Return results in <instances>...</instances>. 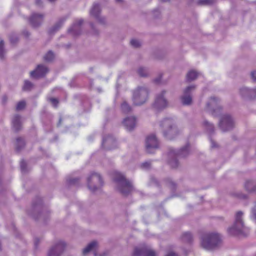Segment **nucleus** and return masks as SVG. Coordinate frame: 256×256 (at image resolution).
Returning <instances> with one entry per match:
<instances>
[{"label": "nucleus", "mask_w": 256, "mask_h": 256, "mask_svg": "<svg viewBox=\"0 0 256 256\" xmlns=\"http://www.w3.org/2000/svg\"><path fill=\"white\" fill-rule=\"evenodd\" d=\"M191 154V148L190 144L188 143L176 150L170 148L168 153V163L172 168H176L180 163L178 158H184Z\"/></svg>", "instance_id": "obj_1"}, {"label": "nucleus", "mask_w": 256, "mask_h": 256, "mask_svg": "<svg viewBox=\"0 0 256 256\" xmlns=\"http://www.w3.org/2000/svg\"><path fill=\"white\" fill-rule=\"evenodd\" d=\"M50 212L48 208L44 206L42 200L38 197L32 202V206L28 210V214L35 220H46L50 214Z\"/></svg>", "instance_id": "obj_2"}, {"label": "nucleus", "mask_w": 256, "mask_h": 256, "mask_svg": "<svg viewBox=\"0 0 256 256\" xmlns=\"http://www.w3.org/2000/svg\"><path fill=\"white\" fill-rule=\"evenodd\" d=\"M244 212L242 211H238L234 215V224L228 231L231 235H242L246 236L248 233V228L245 226L243 220Z\"/></svg>", "instance_id": "obj_3"}, {"label": "nucleus", "mask_w": 256, "mask_h": 256, "mask_svg": "<svg viewBox=\"0 0 256 256\" xmlns=\"http://www.w3.org/2000/svg\"><path fill=\"white\" fill-rule=\"evenodd\" d=\"M116 182V190L124 196H126L131 194L134 188L132 182L126 179L124 175L119 172H116L114 178Z\"/></svg>", "instance_id": "obj_4"}, {"label": "nucleus", "mask_w": 256, "mask_h": 256, "mask_svg": "<svg viewBox=\"0 0 256 256\" xmlns=\"http://www.w3.org/2000/svg\"><path fill=\"white\" fill-rule=\"evenodd\" d=\"M160 125L164 136L168 140H172L180 134V130L171 118L164 119L160 122Z\"/></svg>", "instance_id": "obj_5"}, {"label": "nucleus", "mask_w": 256, "mask_h": 256, "mask_svg": "<svg viewBox=\"0 0 256 256\" xmlns=\"http://www.w3.org/2000/svg\"><path fill=\"white\" fill-rule=\"evenodd\" d=\"M221 242V236L218 233L205 234L201 238V246L207 250L218 248L220 246Z\"/></svg>", "instance_id": "obj_6"}, {"label": "nucleus", "mask_w": 256, "mask_h": 256, "mask_svg": "<svg viewBox=\"0 0 256 256\" xmlns=\"http://www.w3.org/2000/svg\"><path fill=\"white\" fill-rule=\"evenodd\" d=\"M149 90L146 86H138L132 92V100L136 106H140L148 100Z\"/></svg>", "instance_id": "obj_7"}, {"label": "nucleus", "mask_w": 256, "mask_h": 256, "mask_svg": "<svg viewBox=\"0 0 256 256\" xmlns=\"http://www.w3.org/2000/svg\"><path fill=\"white\" fill-rule=\"evenodd\" d=\"M103 185V180L98 173L92 172L88 178V186L92 192H95L100 190Z\"/></svg>", "instance_id": "obj_8"}, {"label": "nucleus", "mask_w": 256, "mask_h": 256, "mask_svg": "<svg viewBox=\"0 0 256 256\" xmlns=\"http://www.w3.org/2000/svg\"><path fill=\"white\" fill-rule=\"evenodd\" d=\"M206 110L214 116H220L222 108L220 105V100L215 96L210 97L206 103Z\"/></svg>", "instance_id": "obj_9"}, {"label": "nucleus", "mask_w": 256, "mask_h": 256, "mask_svg": "<svg viewBox=\"0 0 256 256\" xmlns=\"http://www.w3.org/2000/svg\"><path fill=\"white\" fill-rule=\"evenodd\" d=\"M244 188L248 192H256V181L246 180L244 184ZM250 219L256 224V200L250 209Z\"/></svg>", "instance_id": "obj_10"}, {"label": "nucleus", "mask_w": 256, "mask_h": 256, "mask_svg": "<svg viewBox=\"0 0 256 256\" xmlns=\"http://www.w3.org/2000/svg\"><path fill=\"white\" fill-rule=\"evenodd\" d=\"M218 126L222 131L227 132L234 128V122L230 115L228 114H223L220 119Z\"/></svg>", "instance_id": "obj_11"}, {"label": "nucleus", "mask_w": 256, "mask_h": 256, "mask_svg": "<svg viewBox=\"0 0 256 256\" xmlns=\"http://www.w3.org/2000/svg\"><path fill=\"white\" fill-rule=\"evenodd\" d=\"M166 92H167L166 90H162L156 94L152 105L154 109L158 110H161L168 106V102L166 98Z\"/></svg>", "instance_id": "obj_12"}, {"label": "nucleus", "mask_w": 256, "mask_h": 256, "mask_svg": "<svg viewBox=\"0 0 256 256\" xmlns=\"http://www.w3.org/2000/svg\"><path fill=\"white\" fill-rule=\"evenodd\" d=\"M156 252L146 244H140L134 248L132 256H156Z\"/></svg>", "instance_id": "obj_13"}, {"label": "nucleus", "mask_w": 256, "mask_h": 256, "mask_svg": "<svg viewBox=\"0 0 256 256\" xmlns=\"http://www.w3.org/2000/svg\"><path fill=\"white\" fill-rule=\"evenodd\" d=\"M66 246V242L63 240L57 242L49 249L47 256H61Z\"/></svg>", "instance_id": "obj_14"}, {"label": "nucleus", "mask_w": 256, "mask_h": 256, "mask_svg": "<svg viewBox=\"0 0 256 256\" xmlns=\"http://www.w3.org/2000/svg\"><path fill=\"white\" fill-rule=\"evenodd\" d=\"M196 86L194 85L186 87L180 96V100L184 106H190L192 102V92L195 90Z\"/></svg>", "instance_id": "obj_15"}, {"label": "nucleus", "mask_w": 256, "mask_h": 256, "mask_svg": "<svg viewBox=\"0 0 256 256\" xmlns=\"http://www.w3.org/2000/svg\"><path fill=\"white\" fill-rule=\"evenodd\" d=\"M158 148V142L156 136L152 134L146 140V150L148 153L153 154Z\"/></svg>", "instance_id": "obj_16"}, {"label": "nucleus", "mask_w": 256, "mask_h": 256, "mask_svg": "<svg viewBox=\"0 0 256 256\" xmlns=\"http://www.w3.org/2000/svg\"><path fill=\"white\" fill-rule=\"evenodd\" d=\"M240 94L244 98L248 100L256 99V88H249L242 86L239 90Z\"/></svg>", "instance_id": "obj_17"}, {"label": "nucleus", "mask_w": 256, "mask_h": 256, "mask_svg": "<svg viewBox=\"0 0 256 256\" xmlns=\"http://www.w3.org/2000/svg\"><path fill=\"white\" fill-rule=\"evenodd\" d=\"M48 72V69L44 64H39L36 69L30 72V76L34 78L44 77Z\"/></svg>", "instance_id": "obj_18"}, {"label": "nucleus", "mask_w": 256, "mask_h": 256, "mask_svg": "<svg viewBox=\"0 0 256 256\" xmlns=\"http://www.w3.org/2000/svg\"><path fill=\"white\" fill-rule=\"evenodd\" d=\"M44 17V14L33 13L29 18L30 24L34 28L39 27L42 23Z\"/></svg>", "instance_id": "obj_19"}, {"label": "nucleus", "mask_w": 256, "mask_h": 256, "mask_svg": "<svg viewBox=\"0 0 256 256\" xmlns=\"http://www.w3.org/2000/svg\"><path fill=\"white\" fill-rule=\"evenodd\" d=\"M84 22L82 19L76 20L74 22L72 27L68 30L74 36H79L82 33L81 26Z\"/></svg>", "instance_id": "obj_20"}, {"label": "nucleus", "mask_w": 256, "mask_h": 256, "mask_svg": "<svg viewBox=\"0 0 256 256\" xmlns=\"http://www.w3.org/2000/svg\"><path fill=\"white\" fill-rule=\"evenodd\" d=\"M122 123L128 130L132 131L136 127V118L133 116H128L124 120Z\"/></svg>", "instance_id": "obj_21"}, {"label": "nucleus", "mask_w": 256, "mask_h": 256, "mask_svg": "<svg viewBox=\"0 0 256 256\" xmlns=\"http://www.w3.org/2000/svg\"><path fill=\"white\" fill-rule=\"evenodd\" d=\"M116 140L112 136L108 135L106 138H104L102 142V146L107 150H110L114 148Z\"/></svg>", "instance_id": "obj_22"}, {"label": "nucleus", "mask_w": 256, "mask_h": 256, "mask_svg": "<svg viewBox=\"0 0 256 256\" xmlns=\"http://www.w3.org/2000/svg\"><path fill=\"white\" fill-rule=\"evenodd\" d=\"M69 17V14L60 17L56 24L51 28L50 31V33H54L58 31L64 24V22L66 21Z\"/></svg>", "instance_id": "obj_23"}, {"label": "nucleus", "mask_w": 256, "mask_h": 256, "mask_svg": "<svg viewBox=\"0 0 256 256\" xmlns=\"http://www.w3.org/2000/svg\"><path fill=\"white\" fill-rule=\"evenodd\" d=\"M98 246V242L96 241H92L90 242L82 250V254L84 256L87 255L90 252H94V256H98L96 252H95L96 249L97 248Z\"/></svg>", "instance_id": "obj_24"}, {"label": "nucleus", "mask_w": 256, "mask_h": 256, "mask_svg": "<svg viewBox=\"0 0 256 256\" xmlns=\"http://www.w3.org/2000/svg\"><path fill=\"white\" fill-rule=\"evenodd\" d=\"M13 129L18 132L22 128L21 117L18 114H15L12 119Z\"/></svg>", "instance_id": "obj_25"}, {"label": "nucleus", "mask_w": 256, "mask_h": 256, "mask_svg": "<svg viewBox=\"0 0 256 256\" xmlns=\"http://www.w3.org/2000/svg\"><path fill=\"white\" fill-rule=\"evenodd\" d=\"M102 8L100 5L97 3H94L90 10V16L96 18L101 14Z\"/></svg>", "instance_id": "obj_26"}, {"label": "nucleus", "mask_w": 256, "mask_h": 256, "mask_svg": "<svg viewBox=\"0 0 256 256\" xmlns=\"http://www.w3.org/2000/svg\"><path fill=\"white\" fill-rule=\"evenodd\" d=\"M180 239L184 243L190 244L193 242V235L190 232H186L182 234Z\"/></svg>", "instance_id": "obj_27"}, {"label": "nucleus", "mask_w": 256, "mask_h": 256, "mask_svg": "<svg viewBox=\"0 0 256 256\" xmlns=\"http://www.w3.org/2000/svg\"><path fill=\"white\" fill-rule=\"evenodd\" d=\"M202 126L206 132L210 134H214L215 128L214 124L205 120L202 122Z\"/></svg>", "instance_id": "obj_28"}, {"label": "nucleus", "mask_w": 256, "mask_h": 256, "mask_svg": "<svg viewBox=\"0 0 256 256\" xmlns=\"http://www.w3.org/2000/svg\"><path fill=\"white\" fill-rule=\"evenodd\" d=\"M16 149L17 152L20 151L25 146V142L21 138H18L16 140Z\"/></svg>", "instance_id": "obj_29"}, {"label": "nucleus", "mask_w": 256, "mask_h": 256, "mask_svg": "<svg viewBox=\"0 0 256 256\" xmlns=\"http://www.w3.org/2000/svg\"><path fill=\"white\" fill-rule=\"evenodd\" d=\"M137 73L141 77H147L149 75L148 68L143 66H140L138 68Z\"/></svg>", "instance_id": "obj_30"}, {"label": "nucleus", "mask_w": 256, "mask_h": 256, "mask_svg": "<svg viewBox=\"0 0 256 256\" xmlns=\"http://www.w3.org/2000/svg\"><path fill=\"white\" fill-rule=\"evenodd\" d=\"M198 76V73L194 70H190L186 74V80L188 82L195 80Z\"/></svg>", "instance_id": "obj_31"}, {"label": "nucleus", "mask_w": 256, "mask_h": 256, "mask_svg": "<svg viewBox=\"0 0 256 256\" xmlns=\"http://www.w3.org/2000/svg\"><path fill=\"white\" fill-rule=\"evenodd\" d=\"M6 50L4 48V42L3 40L0 41V60H4L5 59Z\"/></svg>", "instance_id": "obj_32"}, {"label": "nucleus", "mask_w": 256, "mask_h": 256, "mask_svg": "<svg viewBox=\"0 0 256 256\" xmlns=\"http://www.w3.org/2000/svg\"><path fill=\"white\" fill-rule=\"evenodd\" d=\"M96 21L101 25L106 26L108 25V22L106 18L100 14L95 18Z\"/></svg>", "instance_id": "obj_33"}, {"label": "nucleus", "mask_w": 256, "mask_h": 256, "mask_svg": "<svg viewBox=\"0 0 256 256\" xmlns=\"http://www.w3.org/2000/svg\"><path fill=\"white\" fill-rule=\"evenodd\" d=\"M34 84L29 80H26L24 82V84L22 87V90L24 91H30L34 88Z\"/></svg>", "instance_id": "obj_34"}, {"label": "nucleus", "mask_w": 256, "mask_h": 256, "mask_svg": "<svg viewBox=\"0 0 256 256\" xmlns=\"http://www.w3.org/2000/svg\"><path fill=\"white\" fill-rule=\"evenodd\" d=\"M121 110L123 112L127 114L132 111V108L124 101L121 104Z\"/></svg>", "instance_id": "obj_35"}, {"label": "nucleus", "mask_w": 256, "mask_h": 256, "mask_svg": "<svg viewBox=\"0 0 256 256\" xmlns=\"http://www.w3.org/2000/svg\"><path fill=\"white\" fill-rule=\"evenodd\" d=\"M54 58V54L52 50H49L44 56V59L46 62H50Z\"/></svg>", "instance_id": "obj_36"}, {"label": "nucleus", "mask_w": 256, "mask_h": 256, "mask_svg": "<svg viewBox=\"0 0 256 256\" xmlns=\"http://www.w3.org/2000/svg\"><path fill=\"white\" fill-rule=\"evenodd\" d=\"M214 0H198L197 4L201 6H209L213 4Z\"/></svg>", "instance_id": "obj_37"}, {"label": "nucleus", "mask_w": 256, "mask_h": 256, "mask_svg": "<svg viewBox=\"0 0 256 256\" xmlns=\"http://www.w3.org/2000/svg\"><path fill=\"white\" fill-rule=\"evenodd\" d=\"M80 179L78 178H68L67 179V182L70 186H76L79 182Z\"/></svg>", "instance_id": "obj_38"}, {"label": "nucleus", "mask_w": 256, "mask_h": 256, "mask_svg": "<svg viewBox=\"0 0 256 256\" xmlns=\"http://www.w3.org/2000/svg\"><path fill=\"white\" fill-rule=\"evenodd\" d=\"M20 170L22 173H26L28 172L27 164L24 160H22L20 162Z\"/></svg>", "instance_id": "obj_39"}, {"label": "nucleus", "mask_w": 256, "mask_h": 256, "mask_svg": "<svg viewBox=\"0 0 256 256\" xmlns=\"http://www.w3.org/2000/svg\"><path fill=\"white\" fill-rule=\"evenodd\" d=\"M130 44L134 48H138L141 46L142 43L138 40L132 39L130 40Z\"/></svg>", "instance_id": "obj_40"}, {"label": "nucleus", "mask_w": 256, "mask_h": 256, "mask_svg": "<svg viewBox=\"0 0 256 256\" xmlns=\"http://www.w3.org/2000/svg\"><path fill=\"white\" fill-rule=\"evenodd\" d=\"M90 28H91L92 32V34L94 35H96V36L100 34V31L94 25V24L93 22H90Z\"/></svg>", "instance_id": "obj_41"}, {"label": "nucleus", "mask_w": 256, "mask_h": 256, "mask_svg": "<svg viewBox=\"0 0 256 256\" xmlns=\"http://www.w3.org/2000/svg\"><path fill=\"white\" fill-rule=\"evenodd\" d=\"M26 106V102L24 101L19 102L16 105V110H18L24 109Z\"/></svg>", "instance_id": "obj_42"}, {"label": "nucleus", "mask_w": 256, "mask_h": 256, "mask_svg": "<svg viewBox=\"0 0 256 256\" xmlns=\"http://www.w3.org/2000/svg\"><path fill=\"white\" fill-rule=\"evenodd\" d=\"M48 100L49 102H51V104H52L54 106L55 108H56L58 106L59 102L57 98H49Z\"/></svg>", "instance_id": "obj_43"}, {"label": "nucleus", "mask_w": 256, "mask_h": 256, "mask_svg": "<svg viewBox=\"0 0 256 256\" xmlns=\"http://www.w3.org/2000/svg\"><path fill=\"white\" fill-rule=\"evenodd\" d=\"M10 40L12 44H14L18 41V38L16 34H12L10 36Z\"/></svg>", "instance_id": "obj_44"}, {"label": "nucleus", "mask_w": 256, "mask_h": 256, "mask_svg": "<svg viewBox=\"0 0 256 256\" xmlns=\"http://www.w3.org/2000/svg\"><path fill=\"white\" fill-rule=\"evenodd\" d=\"M168 185L172 189V190H174L176 189V184L172 180H168Z\"/></svg>", "instance_id": "obj_45"}, {"label": "nucleus", "mask_w": 256, "mask_h": 256, "mask_svg": "<svg viewBox=\"0 0 256 256\" xmlns=\"http://www.w3.org/2000/svg\"><path fill=\"white\" fill-rule=\"evenodd\" d=\"M150 184H155L156 186L158 185V180L154 177H151Z\"/></svg>", "instance_id": "obj_46"}, {"label": "nucleus", "mask_w": 256, "mask_h": 256, "mask_svg": "<svg viewBox=\"0 0 256 256\" xmlns=\"http://www.w3.org/2000/svg\"><path fill=\"white\" fill-rule=\"evenodd\" d=\"M150 162H145L142 164V166L144 168H149L150 167Z\"/></svg>", "instance_id": "obj_47"}, {"label": "nucleus", "mask_w": 256, "mask_h": 256, "mask_svg": "<svg viewBox=\"0 0 256 256\" xmlns=\"http://www.w3.org/2000/svg\"><path fill=\"white\" fill-rule=\"evenodd\" d=\"M250 76L252 80L254 82H256V70L252 72H251Z\"/></svg>", "instance_id": "obj_48"}, {"label": "nucleus", "mask_w": 256, "mask_h": 256, "mask_svg": "<svg viewBox=\"0 0 256 256\" xmlns=\"http://www.w3.org/2000/svg\"><path fill=\"white\" fill-rule=\"evenodd\" d=\"M36 4L38 6H42V0H36Z\"/></svg>", "instance_id": "obj_49"}, {"label": "nucleus", "mask_w": 256, "mask_h": 256, "mask_svg": "<svg viewBox=\"0 0 256 256\" xmlns=\"http://www.w3.org/2000/svg\"><path fill=\"white\" fill-rule=\"evenodd\" d=\"M40 241V240L39 238H34V245L36 247L38 246Z\"/></svg>", "instance_id": "obj_50"}, {"label": "nucleus", "mask_w": 256, "mask_h": 256, "mask_svg": "<svg viewBox=\"0 0 256 256\" xmlns=\"http://www.w3.org/2000/svg\"><path fill=\"white\" fill-rule=\"evenodd\" d=\"M166 256H178L176 254L172 252L168 253Z\"/></svg>", "instance_id": "obj_51"}, {"label": "nucleus", "mask_w": 256, "mask_h": 256, "mask_svg": "<svg viewBox=\"0 0 256 256\" xmlns=\"http://www.w3.org/2000/svg\"><path fill=\"white\" fill-rule=\"evenodd\" d=\"M24 34L26 36L28 37L30 36V33L28 31H24L23 32Z\"/></svg>", "instance_id": "obj_52"}, {"label": "nucleus", "mask_w": 256, "mask_h": 256, "mask_svg": "<svg viewBox=\"0 0 256 256\" xmlns=\"http://www.w3.org/2000/svg\"><path fill=\"white\" fill-rule=\"evenodd\" d=\"M62 121V118L61 117H60L59 118L58 122L57 124L58 126H59L61 124Z\"/></svg>", "instance_id": "obj_53"}, {"label": "nucleus", "mask_w": 256, "mask_h": 256, "mask_svg": "<svg viewBox=\"0 0 256 256\" xmlns=\"http://www.w3.org/2000/svg\"><path fill=\"white\" fill-rule=\"evenodd\" d=\"M160 79H161V76H159L158 78H156L154 81L156 82V83H158L160 81Z\"/></svg>", "instance_id": "obj_54"}, {"label": "nucleus", "mask_w": 256, "mask_h": 256, "mask_svg": "<svg viewBox=\"0 0 256 256\" xmlns=\"http://www.w3.org/2000/svg\"><path fill=\"white\" fill-rule=\"evenodd\" d=\"M210 142H211V143H212V148L216 147V144L215 142H214V140H212V139H210Z\"/></svg>", "instance_id": "obj_55"}, {"label": "nucleus", "mask_w": 256, "mask_h": 256, "mask_svg": "<svg viewBox=\"0 0 256 256\" xmlns=\"http://www.w3.org/2000/svg\"><path fill=\"white\" fill-rule=\"evenodd\" d=\"M116 2L117 3H122L123 2V0H116Z\"/></svg>", "instance_id": "obj_56"}, {"label": "nucleus", "mask_w": 256, "mask_h": 256, "mask_svg": "<svg viewBox=\"0 0 256 256\" xmlns=\"http://www.w3.org/2000/svg\"><path fill=\"white\" fill-rule=\"evenodd\" d=\"M194 0H188V4H190L194 2Z\"/></svg>", "instance_id": "obj_57"}, {"label": "nucleus", "mask_w": 256, "mask_h": 256, "mask_svg": "<svg viewBox=\"0 0 256 256\" xmlns=\"http://www.w3.org/2000/svg\"><path fill=\"white\" fill-rule=\"evenodd\" d=\"M106 253H104L102 254H100L99 256H106Z\"/></svg>", "instance_id": "obj_58"}, {"label": "nucleus", "mask_w": 256, "mask_h": 256, "mask_svg": "<svg viewBox=\"0 0 256 256\" xmlns=\"http://www.w3.org/2000/svg\"><path fill=\"white\" fill-rule=\"evenodd\" d=\"M50 2H54L56 1V0H48Z\"/></svg>", "instance_id": "obj_59"}]
</instances>
